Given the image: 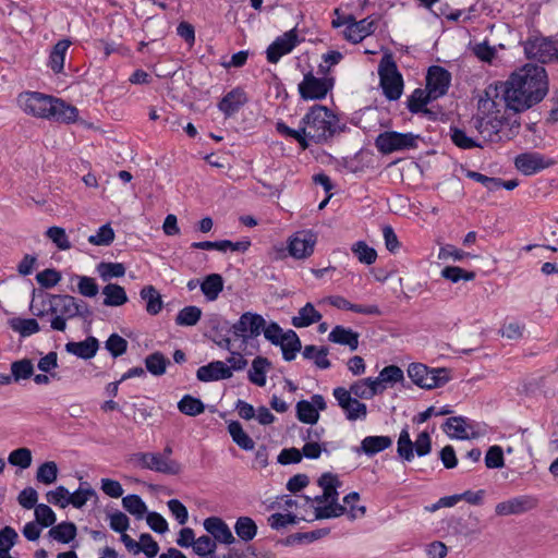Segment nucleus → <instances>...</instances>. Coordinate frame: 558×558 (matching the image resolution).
<instances>
[{"label":"nucleus","mask_w":558,"mask_h":558,"mask_svg":"<svg viewBox=\"0 0 558 558\" xmlns=\"http://www.w3.org/2000/svg\"><path fill=\"white\" fill-rule=\"evenodd\" d=\"M500 88L507 109L515 113L526 111L548 94L547 72L541 65L526 63L515 70Z\"/></svg>","instance_id":"obj_1"},{"label":"nucleus","mask_w":558,"mask_h":558,"mask_svg":"<svg viewBox=\"0 0 558 558\" xmlns=\"http://www.w3.org/2000/svg\"><path fill=\"white\" fill-rule=\"evenodd\" d=\"M17 104L26 114L62 123L75 122L78 116V110L74 106L38 92L20 94Z\"/></svg>","instance_id":"obj_2"},{"label":"nucleus","mask_w":558,"mask_h":558,"mask_svg":"<svg viewBox=\"0 0 558 558\" xmlns=\"http://www.w3.org/2000/svg\"><path fill=\"white\" fill-rule=\"evenodd\" d=\"M499 96L497 86H488L485 89V96L478 100V113L474 125L478 133L489 142H499L502 140V118L499 116V104L495 100Z\"/></svg>","instance_id":"obj_3"},{"label":"nucleus","mask_w":558,"mask_h":558,"mask_svg":"<svg viewBox=\"0 0 558 558\" xmlns=\"http://www.w3.org/2000/svg\"><path fill=\"white\" fill-rule=\"evenodd\" d=\"M301 124L306 141L322 143L336 133L338 118L327 107L315 105L303 117Z\"/></svg>","instance_id":"obj_4"},{"label":"nucleus","mask_w":558,"mask_h":558,"mask_svg":"<svg viewBox=\"0 0 558 558\" xmlns=\"http://www.w3.org/2000/svg\"><path fill=\"white\" fill-rule=\"evenodd\" d=\"M411 380L424 389H434L445 386L450 379V371L445 367L429 368L422 363H412L408 367Z\"/></svg>","instance_id":"obj_5"},{"label":"nucleus","mask_w":558,"mask_h":558,"mask_svg":"<svg viewBox=\"0 0 558 558\" xmlns=\"http://www.w3.org/2000/svg\"><path fill=\"white\" fill-rule=\"evenodd\" d=\"M378 74L385 96L390 100L399 99L403 90V80L391 56L383 57L378 65Z\"/></svg>","instance_id":"obj_6"},{"label":"nucleus","mask_w":558,"mask_h":558,"mask_svg":"<svg viewBox=\"0 0 558 558\" xmlns=\"http://www.w3.org/2000/svg\"><path fill=\"white\" fill-rule=\"evenodd\" d=\"M522 45L527 59L547 63L558 58L556 44L550 38L544 37L537 32L530 33Z\"/></svg>","instance_id":"obj_7"},{"label":"nucleus","mask_w":558,"mask_h":558,"mask_svg":"<svg viewBox=\"0 0 558 558\" xmlns=\"http://www.w3.org/2000/svg\"><path fill=\"white\" fill-rule=\"evenodd\" d=\"M48 305L50 314L53 315L50 322L51 329L64 331L66 329V320L76 317V299L68 294L50 295Z\"/></svg>","instance_id":"obj_8"},{"label":"nucleus","mask_w":558,"mask_h":558,"mask_svg":"<svg viewBox=\"0 0 558 558\" xmlns=\"http://www.w3.org/2000/svg\"><path fill=\"white\" fill-rule=\"evenodd\" d=\"M418 136L412 133H399L395 131H387L380 133L376 140L375 145L383 154H391L397 150H404L416 147Z\"/></svg>","instance_id":"obj_9"},{"label":"nucleus","mask_w":558,"mask_h":558,"mask_svg":"<svg viewBox=\"0 0 558 558\" xmlns=\"http://www.w3.org/2000/svg\"><path fill=\"white\" fill-rule=\"evenodd\" d=\"M134 460L143 468L158 473L177 475L182 466L179 462L160 453L141 452L134 456Z\"/></svg>","instance_id":"obj_10"},{"label":"nucleus","mask_w":558,"mask_h":558,"mask_svg":"<svg viewBox=\"0 0 558 558\" xmlns=\"http://www.w3.org/2000/svg\"><path fill=\"white\" fill-rule=\"evenodd\" d=\"M332 86V78H318L310 72L304 75L303 81L299 84V93L303 99H323Z\"/></svg>","instance_id":"obj_11"},{"label":"nucleus","mask_w":558,"mask_h":558,"mask_svg":"<svg viewBox=\"0 0 558 558\" xmlns=\"http://www.w3.org/2000/svg\"><path fill=\"white\" fill-rule=\"evenodd\" d=\"M339 407L343 410L347 420H364L367 415V407L356 398H352L351 392L344 387H337L332 392Z\"/></svg>","instance_id":"obj_12"},{"label":"nucleus","mask_w":558,"mask_h":558,"mask_svg":"<svg viewBox=\"0 0 558 558\" xmlns=\"http://www.w3.org/2000/svg\"><path fill=\"white\" fill-rule=\"evenodd\" d=\"M317 242V234L312 230H301L292 234L288 242L289 254L298 259L310 257Z\"/></svg>","instance_id":"obj_13"},{"label":"nucleus","mask_w":558,"mask_h":558,"mask_svg":"<svg viewBox=\"0 0 558 558\" xmlns=\"http://www.w3.org/2000/svg\"><path fill=\"white\" fill-rule=\"evenodd\" d=\"M266 322L262 315L245 312L241 315L239 320L232 325V332L234 337L247 340L260 335Z\"/></svg>","instance_id":"obj_14"},{"label":"nucleus","mask_w":558,"mask_h":558,"mask_svg":"<svg viewBox=\"0 0 558 558\" xmlns=\"http://www.w3.org/2000/svg\"><path fill=\"white\" fill-rule=\"evenodd\" d=\"M299 44L296 28H292L277 37L266 50V58L269 63H277L281 57L290 53Z\"/></svg>","instance_id":"obj_15"},{"label":"nucleus","mask_w":558,"mask_h":558,"mask_svg":"<svg viewBox=\"0 0 558 558\" xmlns=\"http://www.w3.org/2000/svg\"><path fill=\"white\" fill-rule=\"evenodd\" d=\"M537 506V499L530 495L512 497L496 505L495 512L500 517L518 515L527 512Z\"/></svg>","instance_id":"obj_16"},{"label":"nucleus","mask_w":558,"mask_h":558,"mask_svg":"<svg viewBox=\"0 0 558 558\" xmlns=\"http://www.w3.org/2000/svg\"><path fill=\"white\" fill-rule=\"evenodd\" d=\"M555 163L539 153H523L515 157L514 166L524 175H532Z\"/></svg>","instance_id":"obj_17"},{"label":"nucleus","mask_w":558,"mask_h":558,"mask_svg":"<svg viewBox=\"0 0 558 558\" xmlns=\"http://www.w3.org/2000/svg\"><path fill=\"white\" fill-rule=\"evenodd\" d=\"M451 74L441 66L433 65L428 69L426 75V89L429 96L437 99L444 96L450 85Z\"/></svg>","instance_id":"obj_18"},{"label":"nucleus","mask_w":558,"mask_h":558,"mask_svg":"<svg viewBox=\"0 0 558 558\" xmlns=\"http://www.w3.org/2000/svg\"><path fill=\"white\" fill-rule=\"evenodd\" d=\"M204 529L213 536V539L217 543L226 545L233 544L235 538L228 526V524L218 517H209L204 520Z\"/></svg>","instance_id":"obj_19"},{"label":"nucleus","mask_w":558,"mask_h":558,"mask_svg":"<svg viewBox=\"0 0 558 558\" xmlns=\"http://www.w3.org/2000/svg\"><path fill=\"white\" fill-rule=\"evenodd\" d=\"M198 380L208 383L232 377L231 368L221 361H214L207 365L201 366L196 372Z\"/></svg>","instance_id":"obj_20"},{"label":"nucleus","mask_w":558,"mask_h":558,"mask_svg":"<svg viewBox=\"0 0 558 558\" xmlns=\"http://www.w3.org/2000/svg\"><path fill=\"white\" fill-rule=\"evenodd\" d=\"M375 32V23L369 17L363 19L357 23H350L343 31L347 40L357 44L365 37Z\"/></svg>","instance_id":"obj_21"},{"label":"nucleus","mask_w":558,"mask_h":558,"mask_svg":"<svg viewBox=\"0 0 558 558\" xmlns=\"http://www.w3.org/2000/svg\"><path fill=\"white\" fill-rule=\"evenodd\" d=\"M98 348L99 342L95 337H87L83 341L68 342L65 344L66 352L83 360H89L94 357L98 351Z\"/></svg>","instance_id":"obj_22"},{"label":"nucleus","mask_w":558,"mask_h":558,"mask_svg":"<svg viewBox=\"0 0 558 558\" xmlns=\"http://www.w3.org/2000/svg\"><path fill=\"white\" fill-rule=\"evenodd\" d=\"M247 101L246 94L242 89H233L229 92L219 102V109L227 117H231L238 112Z\"/></svg>","instance_id":"obj_23"},{"label":"nucleus","mask_w":558,"mask_h":558,"mask_svg":"<svg viewBox=\"0 0 558 558\" xmlns=\"http://www.w3.org/2000/svg\"><path fill=\"white\" fill-rule=\"evenodd\" d=\"M330 342L348 345L351 351L359 347V333L343 326H336L328 336Z\"/></svg>","instance_id":"obj_24"},{"label":"nucleus","mask_w":558,"mask_h":558,"mask_svg":"<svg viewBox=\"0 0 558 558\" xmlns=\"http://www.w3.org/2000/svg\"><path fill=\"white\" fill-rule=\"evenodd\" d=\"M444 430L450 438L470 439L474 437V433L469 432L470 427L462 416L449 417L444 425Z\"/></svg>","instance_id":"obj_25"},{"label":"nucleus","mask_w":558,"mask_h":558,"mask_svg":"<svg viewBox=\"0 0 558 558\" xmlns=\"http://www.w3.org/2000/svg\"><path fill=\"white\" fill-rule=\"evenodd\" d=\"M348 391L361 399H372L374 396L381 393L379 384L372 377L354 381Z\"/></svg>","instance_id":"obj_26"},{"label":"nucleus","mask_w":558,"mask_h":558,"mask_svg":"<svg viewBox=\"0 0 558 558\" xmlns=\"http://www.w3.org/2000/svg\"><path fill=\"white\" fill-rule=\"evenodd\" d=\"M71 46V41L69 39L59 40L50 51L48 66L52 70L53 73H61L64 68L65 54Z\"/></svg>","instance_id":"obj_27"},{"label":"nucleus","mask_w":558,"mask_h":558,"mask_svg":"<svg viewBox=\"0 0 558 558\" xmlns=\"http://www.w3.org/2000/svg\"><path fill=\"white\" fill-rule=\"evenodd\" d=\"M322 319V314L315 310L312 303H306L298 312V315L292 317V325L296 328L308 327L314 323Z\"/></svg>","instance_id":"obj_28"},{"label":"nucleus","mask_w":558,"mask_h":558,"mask_svg":"<svg viewBox=\"0 0 558 558\" xmlns=\"http://www.w3.org/2000/svg\"><path fill=\"white\" fill-rule=\"evenodd\" d=\"M392 445L389 436H367L361 441L360 450L367 456H374Z\"/></svg>","instance_id":"obj_29"},{"label":"nucleus","mask_w":558,"mask_h":558,"mask_svg":"<svg viewBox=\"0 0 558 558\" xmlns=\"http://www.w3.org/2000/svg\"><path fill=\"white\" fill-rule=\"evenodd\" d=\"M270 367V363L266 357L257 356L252 362L248 371V379L256 386L264 387L266 385V373Z\"/></svg>","instance_id":"obj_30"},{"label":"nucleus","mask_w":558,"mask_h":558,"mask_svg":"<svg viewBox=\"0 0 558 558\" xmlns=\"http://www.w3.org/2000/svg\"><path fill=\"white\" fill-rule=\"evenodd\" d=\"M140 295L146 302V311L148 314L157 315L162 310V299L155 287L145 286L141 290Z\"/></svg>","instance_id":"obj_31"},{"label":"nucleus","mask_w":558,"mask_h":558,"mask_svg":"<svg viewBox=\"0 0 558 558\" xmlns=\"http://www.w3.org/2000/svg\"><path fill=\"white\" fill-rule=\"evenodd\" d=\"M105 295L104 305L106 306H121L128 302V295L123 287L116 283H108L102 289Z\"/></svg>","instance_id":"obj_32"},{"label":"nucleus","mask_w":558,"mask_h":558,"mask_svg":"<svg viewBox=\"0 0 558 558\" xmlns=\"http://www.w3.org/2000/svg\"><path fill=\"white\" fill-rule=\"evenodd\" d=\"M223 289V279L219 274L208 275L201 284V290L208 301L217 300Z\"/></svg>","instance_id":"obj_33"},{"label":"nucleus","mask_w":558,"mask_h":558,"mask_svg":"<svg viewBox=\"0 0 558 558\" xmlns=\"http://www.w3.org/2000/svg\"><path fill=\"white\" fill-rule=\"evenodd\" d=\"M279 344L286 361H292L295 357L296 352H299L302 347L298 335L293 330L284 332Z\"/></svg>","instance_id":"obj_34"},{"label":"nucleus","mask_w":558,"mask_h":558,"mask_svg":"<svg viewBox=\"0 0 558 558\" xmlns=\"http://www.w3.org/2000/svg\"><path fill=\"white\" fill-rule=\"evenodd\" d=\"M228 432L232 438V440L243 450H253L254 441L253 439L244 432L242 425L238 421H232L228 425Z\"/></svg>","instance_id":"obj_35"},{"label":"nucleus","mask_w":558,"mask_h":558,"mask_svg":"<svg viewBox=\"0 0 558 558\" xmlns=\"http://www.w3.org/2000/svg\"><path fill=\"white\" fill-rule=\"evenodd\" d=\"M48 535L60 543L66 544L75 538L76 526L72 522H62L52 526Z\"/></svg>","instance_id":"obj_36"},{"label":"nucleus","mask_w":558,"mask_h":558,"mask_svg":"<svg viewBox=\"0 0 558 558\" xmlns=\"http://www.w3.org/2000/svg\"><path fill=\"white\" fill-rule=\"evenodd\" d=\"M304 359L313 360L315 365L322 369H327L330 367V361L327 359L328 349L327 348H317L316 345H305L302 352Z\"/></svg>","instance_id":"obj_37"},{"label":"nucleus","mask_w":558,"mask_h":558,"mask_svg":"<svg viewBox=\"0 0 558 558\" xmlns=\"http://www.w3.org/2000/svg\"><path fill=\"white\" fill-rule=\"evenodd\" d=\"M235 534L244 542L252 541L257 534V525L250 517H240L234 524Z\"/></svg>","instance_id":"obj_38"},{"label":"nucleus","mask_w":558,"mask_h":558,"mask_svg":"<svg viewBox=\"0 0 558 558\" xmlns=\"http://www.w3.org/2000/svg\"><path fill=\"white\" fill-rule=\"evenodd\" d=\"M403 372L396 365L384 367L378 377L374 378L379 384V390L383 392L386 389V384H396L403 380Z\"/></svg>","instance_id":"obj_39"},{"label":"nucleus","mask_w":558,"mask_h":558,"mask_svg":"<svg viewBox=\"0 0 558 558\" xmlns=\"http://www.w3.org/2000/svg\"><path fill=\"white\" fill-rule=\"evenodd\" d=\"M169 364L170 361L161 352H154L145 359L146 369L154 376L163 375Z\"/></svg>","instance_id":"obj_40"},{"label":"nucleus","mask_w":558,"mask_h":558,"mask_svg":"<svg viewBox=\"0 0 558 558\" xmlns=\"http://www.w3.org/2000/svg\"><path fill=\"white\" fill-rule=\"evenodd\" d=\"M432 100L435 99L429 96V92L426 88H416L408 99V109L412 113H418L423 111L424 107Z\"/></svg>","instance_id":"obj_41"},{"label":"nucleus","mask_w":558,"mask_h":558,"mask_svg":"<svg viewBox=\"0 0 558 558\" xmlns=\"http://www.w3.org/2000/svg\"><path fill=\"white\" fill-rule=\"evenodd\" d=\"M123 508L134 515L136 519H143L144 514L147 512V507L143 499L135 494L128 495L122 498Z\"/></svg>","instance_id":"obj_42"},{"label":"nucleus","mask_w":558,"mask_h":558,"mask_svg":"<svg viewBox=\"0 0 558 558\" xmlns=\"http://www.w3.org/2000/svg\"><path fill=\"white\" fill-rule=\"evenodd\" d=\"M178 409L185 415L196 416L205 411L204 403L191 395H185L178 403Z\"/></svg>","instance_id":"obj_43"},{"label":"nucleus","mask_w":558,"mask_h":558,"mask_svg":"<svg viewBox=\"0 0 558 558\" xmlns=\"http://www.w3.org/2000/svg\"><path fill=\"white\" fill-rule=\"evenodd\" d=\"M298 420L306 424H315L319 420V413L310 401L301 400L296 403Z\"/></svg>","instance_id":"obj_44"},{"label":"nucleus","mask_w":558,"mask_h":558,"mask_svg":"<svg viewBox=\"0 0 558 558\" xmlns=\"http://www.w3.org/2000/svg\"><path fill=\"white\" fill-rule=\"evenodd\" d=\"M202 317V311L199 307L191 305L182 308L177 317L175 324L178 326H195Z\"/></svg>","instance_id":"obj_45"},{"label":"nucleus","mask_w":558,"mask_h":558,"mask_svg":"<svg viewBox=\"0 0 558 558\" xmlns=\"http://www.w3.org/2000/svg\"><path fill=\"white\" fill-rule=\"evenodd\" d=\"M59 473L54 461H47L39 465L36 472V480L45 485H50L57 481Z\"/></svg>","instance_id":"obj_46"},{"label":"nucleus","mask_w":558,"mask_h":558,"mask_svg":"<svg viewBox=\"0 0 558 558\" xmlns=\"http://www.w3.org/2000/svg\"><path fill=\"white\" fill-rule=\"evenodd\" d=\"M97 271L104 281H109L112 278L124 276L125 267L121 263L101 262L97 265Z\"/></svg>","instance_id":"obj_47"},{"label":"nucleus","mask_w":558,"mask_h":558,"mask_svg":"<svg viewBox=\"0 0 558 558\" xmlns=\"http://www.w3.org/2000/svg\"><path fill=\"white\" fill-rule=\"evenodd\" d=\"M11 327L22 337H28L40 330L39 324L34 318H15L11 322Z\"/></svg>","instance_id":"obj_48"},{"label":"nucleus","mask_w":558,"mask_h":558,"mask_svg":"<svg viewBox=\"0 0 558 558\" xmlns=\"http://www.w3.org/2000/svg\"><path fill=\"white\" fill-rule=\"evenodd\" d=\"M352 252L362 264L372 265L376 262V251L368 246L364 241L354 243L352 246Z\"/></svg>","instance_id":"obj_49"},{"label":"nucleus","mask_w":558,"mask_h":558,"mask_svg":"<svg viewBox=\"0 0 558 558\" xmlns=\"http://www.w3.org/2000/svg\"><path fill=\"white\" fill-rule=\"evenodd\" d=\"M338 484L339 482L337 476L332 475L331 473H324L318 480V485L323 488V494L328 498L329 501H337Z\"/></svg>","instance_id":"obj_50"},{"label":"nucleus","mask_w":558,"mask_h":558,"mask_svg":"<svg viewBox=\"0 0 558 558\" xmlns=\"http://www.w3.org/2000/svg\"><path fill=\"white\" fill-rule=\"evenodd\" d=\"M414 445L411 440L409 430L403 428L399 435L397 451L398 454L407 461H411L414 457Z\"/></svg>","instance_id":"obj_51"},{"label":"nucleus","mask_w":558,"mask_h":558,"mask_svg":"<svg viewBox=\"0 0 558 558\" xmlns=\"http://www.w3.org/2000/svg\"><path fill=\"white\" fill-rule=\"evenodd\" d=\"M11 373L13 379L19 381L21 379H28L34 373V366L31 360L23 359L15 361L11 364Z\"/></svg>","instance_id":"obj_52"},{"label":"nucleus","mask_w":558,"mask_h":558,"mask_svg":"<svg viewBox=\"0 0 558 558\" xmlns=\"http://www.w3.org/2000/svg\"><path fill=\"white\" fill-rule=\"evenodd\" d=\"M46 235L61 251H66L72 247L71 242L65 233V230L61 227L48 228V230L46 231Z\"/></svg>","instance_id":"obj_53"},{"label":"nucleus","mask_w":558,"mask_h":558,"mask_svg":"<svg viewBox=\"0 0 558 558\" xmlns=\"http://www.w3.org/2000/svg\"><path fill=\"white\" fill-rule=\"evenodd\" d=\"M8 462L21 469H27L32 464V451L28 448L15 449L9 454Z\"/></svg>","instance_id":"obj_54"},{"label":"nucleus","mask_w":558,"mask_h":558,"mask_svg":"<svg viewBox=\"0 0 558 558\" xmlns=\"http://www.w3.org/2000/svg\"><path fill=\"white\" fill-rule=\"evenodd\" d=\"M71 494L64 486H58L54 490H49L46 494V499L49 504L65 508L70 505Z\"/></svg>","instance_id":"obj_55"},{"label":"nucleus","mask_w":558,"mask_h":558,"mask_svg":"<svg viewBox=\"0 0 558 558\" xmlns=\"http://www.w3.org/2000/svg\"><path fill=\"white\" fill-rule=\"evenodd\" d=\"M114 240V231L109 225L101 226L96 234L88 236V242L93 245H109Z\"/></svg>","instance_id":"obj_56"},{"label":"nucleus","mask_w":558,"mask_h":558,"mask_svg":"<svg viewBox=\"0 0 558 558\" xmlns=\"http://www.w3.org/2000/svg\"><path fill=\"white\" fill-rule=\"evenodd\" d=\"M441 276L445 279L450 280L451 282L456 283L462 279L466 280V281L473 280L475 277V274L473 271H466L460 267L448 266L441 270Z\"/></svg>","instance_id":"obj_57"},{"label":"nucleus","mask_w":558,"mask_h":558,"mask_svg":"<svg viewBox=\"0 0 558 558\" xmlns=\"http://www.w3.org/2000/svg\"><path fill=\"white\" fill-rule=\"evenodd\" d=\"M105 347L113 357H118L126 352L128 341L118 333H112L107 339Z\"/></svg>","instance_id":"obj_58"},{"label":"nucleus","mask_w":558,"mask_h":558,"mask_svg":"<svg viewBox=\"0 0 558 558\" xmlns=\"http://www.w3.org/2000/svg\"><path fill=\"white\" fill-rule=\"evenodd\" d=\"M37 282L46 289L53 288L61 280V274L52 268L45 269L36 275Z\"/></svg>","instance_id":"obj_59"},{"label":"nucleus","mask_w":558,"mask_h":558,"mask_svg":"<svg viewBox=\"0 0 558 558\" xmlns=\"http://www.w3.org/2000/svg\"><path fill=\"white\" fill-rule=\"evenodd\" d=\"M35 518L36 522L45 527L51 526L56 522L54 512L45 504L35 507Z\"/></svg>","instance_id":"obj_60"},{"label":"nucleus","mask_w":558,"mask_h":558,"mask_svg":"<svg viewBox=\"0 0 558 558\" xmlns=\"http://www.w3.org/2000/svg\"><path fill=\"white\" fill-rule=\"evenodd\" d=\"M77 290L83 296L94 298L98 294L99 288L94 278L87 276H76Z\"/></svg>","instance_id":"obj_61"},{"label":"nucleus","mask_w":558,"mask_h":558,"mask_svg":"<svg viewBox=\"0 0 558 558\" xmlns=\"http://www.w3.org/2000/svg\"><path fill=\"white\" fill-rule=\"evenodd\" d=\"M276 129L280 134L294 138L303 149L308 147V142L305 140V131H303V125H301L299 130H293L283 122H278Z\"/></svg>","instance_id":"obj_62"},{"label":"nucleus","mask_w":558,"mask_h":558,"mask_svg":"<svg viewBox=\"0 0 558 558\" xmlns=\"http://www.w3.org/2000/svg\"><path fill=\"white\" fill-rule=\"evenodd\" d=\"M217 548L216 542L208 535H203L195 541L193 550L198 556L214 554Z\"/></svg>","instance_id":"obj_63"},{"label":"nucleus","mask_w":558,"mask_h":558,"mask_svg":"<svg viewBox=\"0 0 558 558\" xmlns=\"http://www.w3.org/2000/svg\"><path fill=\"white\" fill-rule=\"evenodd\" d=\"M485 465L488 469H499L505 465L502 449L499 446H492L485 456Z\"/></svg>","instance_id":"obj_64"}]
</instances>
